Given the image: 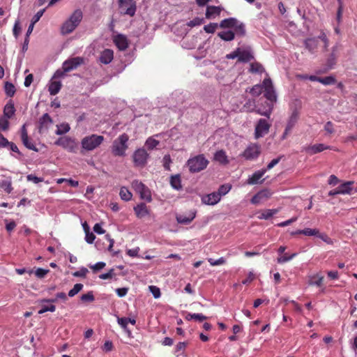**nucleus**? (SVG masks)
Wrapping results in <instances>:
<instances>
[{"label":"nucleus","instance_id":"1","mask_svg":"<svg viewBox=\"0 0 357 357\" xmlns=\"http://www.w3.org/2000/svg\"><path fill=\"white\" fill-rule=\"evenodd\" d=\"M82 12L80 10H76L61 26V32L62 34H69L73 32L80 23L82 19Z\"/></svg>","mask_w":357,"mask_h":357},{"label":"nucleus","instance_id":"2","mask_svg":"<svg viewBox=\"0 0 357 357\" xmlns=\"http://www.w3.org/2000/svg\"><path fill=\"white\" fill-rule=\"evenodd\" d=\"M209 162L203 154L190 158L187 162L191 173L199 172L206 168Z\"/></svg>","mask_w":357,"mask_h":357},{"label":"nucleus","instance_id":"3","mask_svg":"<svg viewBox=\"0 0 357 357\" xmlns=\"http://www.w3.org/2000/svg\"><path fill=\"white\" fill-rule=\"evenodd\" d=\"M129 137L127 134L123 133L119 136L112 144V152L115 156H124L126 151L128 149L127 142H128Z\"/></svg>","mask_w":357,"mask_h":357},{"label":"nucleus","instance_id":"4","mask_svg":"<svg viewBox=\"0 0 357 357\" xmlns=\"http://www.w3.org/2000/svg\"><path fill=\"white\" fill-rule=\"evenodd\" d=\"M103 141V136L93 134L86 136L82 139V147L86 151H93L98 147Z\"/></svg>","mask_w":357,"mask_h":357},{"label":"nucleus","instance_id":"5","mask_svg":"<svg viewBox=\"0 0 357 357\" xmlns=\"http://www.w3.org/2000/svg\"><path fill=\"white\" fill-rule=\"evenodd\" d=\"M300 118V111L297 108H294L291 111V114L287 119L284 131L281 137L282 139H285L291 133L292 129L298 123Z\"/></svg>","mask_w":357,"mask_h":357},{"label":"nucleus","instance_id":"6","mask_svg":"<svg viewBox=\"0 0 357 357\" xmlns=\"http://www.w3.org/2000/svg\"><path fill=\"white\" fill-rule=\"evenodd\" d=\"M118 3L121 14L130 17L135 15L137 6L135 0H119Z\"/></svg>","mask_w":357,"mask_h":357},{"label":"nucleus","instance_id":"7","mask_svg":"<svg viewBox=\"0 0 357 357\" xmlns=\"http://www.w3.org/2000/svg\"><path fill=\"white\" fill-rule=\"evenodd\" d=\"M149 153L144 148L137 149L132 155V160L135 167H144L147 162Z\"/></svg>","mask_w":357,"mask_h":357},{"label":"nucleus","instance_id":"8","mask_svg":"<svg viewBox=\"0 0 357 357\" xmlns=\"http://www.w3.org/2000/svg\"><path fill=\"white\" fill-rule=\"evenodd\" d=\"M271 124L265 119H260L256 123L255 128V137L259 139L268 134Z\"/></svg>","mask_w":357,"mask_h":357},{"label":"nucleus","instance_id":"9","mask_svg":"<svg viewBox=\"0 0 357 357\" xmlns=\"http://www.w3.org/2000/svg\"><path fill=\"white\" fill-rule=\"evenodd\" d=\"M55 144L63 147L69 152L75 153L77 149V144L75 139L67 136L59 138Z\"/></svg>","mask_w":357,"mask_h":357},{"label":"nucleus","instance_id":"10","mask_svg":"<svg viewBox=\"0 0 357 357\" xmlns=\"http://www.w3.org/2000/svg\"><path fill=\"white\" fill-rule=\"evenodd\" d=\"M263 89H264V96L271 102L276 101L277 97L273 89L272 81L270 78H266L263 81Z\"/></svg>","mask_w":357,"mask_h":357},{"label":"nucleus","instance_id":"11","mask_svg":"<svg viewBox=\"0 0 357 357\" xmlns=\"http://www.w3.org/2000/svg\"><path fill=\"white\" fill-rule=\"evenodd\" d=\"M261 153V146L257 144H250L242 153L246 160H254L258 158Z\"/></svg>","mask_w":357,"mask_h":357},{"label":"nucleus","instance_id":"12","mask_svg":"<svg viewBox=\"0 0 357 357\" xmlns=\"http://www.w3.org/2000/svg\"><path fill=\"white\" fill-rule=\"evenodd\" d=\"M133 186L136 191L140 194L142 199L150 202L151 201V195L149 189L142 182L135 181L133 182Z\"/></svg>","mask_w":357,"mask_h":357},{"label":"nucleus","instance_id":"13","mask_svg":"<svg viewBox=\"0 0 357 357\" xmlns=\"http://www.w3.org/2000/svg\"><path fill=\"white\" fill-rule=\"evenodd\" d=\"M84 63V59L82 57L77 56L73 57L70 59L66 60L63 63V70L64 72H70L75 68H77L79 66Z\"/></svg>","mask_w":357,"mask_h":357},{"label":"nucleus","instance_id":"14","mask_svg":"<svg viewBox=\"0 0 357 357\" xmlns=\"http://www.w3.org/2000/svg\"><path fill=\"white\" fill-rule=\"evenodd\" d=\"M272 195V192L268 190L264 189L259 192H258L256 195H255L251 199V203L253 204H258L261 203L262 201L266 200L271 197Z\"/></svg>","mask_w":357,"mask_h":357},{"label":"nucleus","instance_id":"15","mask_svg":"<svg viewBox=\"0 0 357 357\" xmlns=\"http://www.w3.org/2000/svg\"><path fill=\"white\" fill-rule=\"evenodd\" d=\"M328 149L332 150L333 149L324 144H317L304 148L305 151L310 155H314Z\"/></svg>","mask_w":357,"mask_h":357},{"label":"nucleus","instance_id":"16","mask_svg":"<svg viewBox=\"0 0 357 357\" xmlns=\"http://www.w3.org/2000/svg\"><path fill=\"white\" fill-rule=\"evenodd\" d=\"M238 61L240 62H249L254 59L250 47L246 49L238 48Z\"/></svg>","mask_w":357,"mask_h":357},{"label":"nucleus","instance_id":"17","mask_svg":"<svg viewBox=\"0 0 357 357\" xmlns=\"http://www.w3.org/2000/svg\"><path fill=\"white\" fill-rule=\"evenodd\" d=\"M134 211L136 216L139 219L150 215V209L144 203H140L135 206Z\"/></svg>","mask_w":357,"mask_h":357},{"label":"nucleus","instance_id":"18","mask_svg":"<svg viewBox=\"0 0 357 357\" xmlns=\"http://www.w3.org/2000/svg\"><path fill=\"white\" fill-rule=\"evenodd\" d=\"M114 43L120 50H125L128 47L127 38L123 34H118L114 38Z\"/></svg>","mask_w":357,"mask_h":357},{"label":"nucleus","instance_id":"19","mask_svg":"<svg viewBox=\"0 0 357 357\" xmlns=\"http://www.w3.org/2000/svg\"><path fill=\"white\" fill-rule=\"evenodd\" d=\"M220 197L219 195L216 192H213L211 194H208L206 196H204L202 199V201L205 204L208 205H215L220 201Z\"/></svg>","mask_w":357,"mask_h":357},{"label":"nucleus","instance_id":"20","mask_svg":"<svg viewBox=\"0 0 357 357\" xmlns=\"http://www.w3.org/2000/svg\"><path fill=\"white\" fill-rule=\"evenodd\" d=\"M113 59L114 52L110 49H105L100 53L99 61L103 64H109Z\"/></svg>","mask_w":357,"mask_h":357},{"label":"nucleus","instance_id":"21","mask_svg":"<svg viewBox=\"0 0 357 357\" xmlns=\"http://www.w3.org/2000/svg\"><path fill=\"white\" fill-rule=\"evenodd\" d=\"M305 48L312 54H314L319 45V40L317 38H309L305 40Z\"/></svg>","mask_w":357,"mask_h":357},{"label":"nucleus","instance_id":"22","mask_svg":"<svg viewBox=\"0 0 357 357\" xmlns=\"http://www.w3.org/2000/svg\"><path fill=\"white\" fill-rule=\"evenodd\" d=\"M196 216L195 211H190L188 215L179 214L176 215V220L180 224L188 225L190 223Z\"/></svg>","mask_w":357,"mask_h":357},{"label":"nucleus","instance_id":"23","mask_svg":"<svg viewBox=\"0 0 357 357\" xmlns=\"http://www.w3.org/2000/svg\"><path fill=\"white\" fill-rule=\"evenodd\" d=\"M214 160L221 165H227L229 162L226 152L223 150H219L215 152Z\"/></svg>","mask_w":357,"mask_h":357},{"label":"nucleus","instance_id":"24","mask_svg":"<svg viewBox=\"0 0 357 357\" xmlns=\"http://www.w3.org/2000/svg\"><path fill=\"white\" fill-rule=\"evenodd\" d=\"M353 184V181H347L343 183L337 187L338 192L341 195H351L353 190L351 187Z\"/></svg>","mask_w":357,"mask_h":357},{"label":"nucleus","instance_id":"25","mask_svg":"<svg viewBox=\"0 0 357 357\" xmlns=\"http://www.w3.org/2000/svg\"><path fill=\"white\" fill-rule=\"evenodd\" d=\"M52 123V118L50 116L45 113L44 114L42 117L40 119L39 121V130L40 132H42L44 129H47L48 126L50 125Z\"/></svg>","mask_w":357,"mask_h":357},{"label":"nucleus","instance_id":"26","mask_svg":"<svg viewBox=\"0 0 357 357\" xmlns=\"http://www.w3.org/2000/svg\"><path fill=\"white\" fill-rule=\"evenodd\" d=\"M324 276L320 274H315L309 277L308 284L311 286L321 287L324 282Z\"/></svg>","mask_w":357,"mask_h":357},{"label":"nucleus","instance_id":"27","mask_svg":"<svg viewBox=\"0 0 357 357\" xmlns=\"http://www.w3.org/2000/svg\"><path fill=\"white\" fill-rule=\"evenodd\" d=\"M266 169H261L255 172L248 179V183L255 185L259 183V180L264 175Z\"/></svg>","mask_w":357,"mask_h":357},{"label":"nucleus","instance_id":"28","mask_svg":"<svg viewBox=\"0 0 357 357\" xmlns=\"http://www.w3.org/2000/svg\"><path fill=\"white\" fill-rule=\"evenodd\" d=\"M238 23V20L234 17H230L222 20L220 23V27L222 29L234 28Z\"/></svg>","mask_w":357,"mask_h":357},{"label":"nucleus","instance_id":"29","mask_svg":"<svg viewBox=\"0 0 357 357\" xmlns=\"http://www.w3.org/2000/svg\"><path fill=\"white\" fill-rule=\"evenodd\" d=\"M15 112L14 104L10 100L4 107L3 109V116L10 119Z\"/></svg>","mask_w":357,"mask_h":357},{"label":"nucleus","instance_id":"30","mask_svg":"<svg viewBox=\"0 0 357 357\" xmlns=\"http://www.w3.org/2000/svg\"><path fill=\"white\" fill-rule=\"evenodd\" d=\"M220 12L221 9L218 6H208L206 12V17L207 19H211L215 15H220Z\"/></svg>","mask_w":357,"mask_h":357},{"label":"nucleus","instance_id":"31","mask_svg":"<svg viewBox=\"0 0 357 357\" xmlns=\"http://www.w3.org/2000/svg\"><path fill=\"white\" fill-rule=\"evenodd\" d=\"M61 88V84L60 82H53L50 84L49 86V92L50 95L55 96L59 92Z\"/></svg>","mask_w":357,"mask_h":357},{"label":"nucleus","instance_id":"32","mask_svg":"<svg viewBox=\"0 0 357 357\" xmlns=\"http://www.w3.org/2000/svg\"><path fill=\"white\" fill-rule=\"evenodd\" d=\"M218 36L225 41H231L234 40L235 33L231 31H227L218 33Z\"/></svg>","mask_w":357,"mask_h":357},{"label":"nucleus","instance_id":"33","mask_svg":"<svg viewBox=\"0 0 357 357\" xmlns=\"http://www.w3.org/2000/svg\"><path fill=\"white\" fill-rule=\"evenodd\" d=\"M4 91L8 97H13L16 91L15 86L9 82H6L4 84Z\"/></svg>","mask_w":357,"mask_h":357},{"label":"nucleus","instance_id":"34","mask_svg":"<svg viewBox=\"0 0 357 357\" xmlns=\"http://www.w3.org/2000/svg\"><path fill=\"white\" fill-rule=\"evenodd\" d=\"M278 212V209H266L264 211L258 218L259 219L268 220Z\"/></svg>","mask_w":357,"mask_h":357},{"label":"nucleus","instance_id":"35","mask_svg":"<svg viewBox=\"0 0 357 357\" xmlns=\"http://www.w3.org/2000/svg\"><path fill=\"white\" fill-rule=\"evenodd\" d=\"M118 324L124 329L126 328L128 323H130L132 325L136 324V320L135 319L121 317L118 318Z\"/></svg>","mask_w":357,"mask_h":357},{"label":"nucleus","instance_id":"36","mask_svg":"<svg viewBox=\"0 0 357 357\" xmlns=\"http://www.w3.org/2000/svg\"><path fill=\"white\" fill-rule=\"evenodd\" d=\"M181 178L179 175H174L171 177L170 183L172 188L176 190L181 188Z\"/></svg>","mask_w":357,"mask_h":357},{"label":"nucleus","instance_id":"37","mask_svg":"<svg viewBox=\"0 0 357 357\" xmlns=\"http://www.w3.org/2000/svg\"><path fill=\"white\" fill-rule=\"evenodd\" d=\"M119 195L123 200L129 201L132 198V193L126 187H122L120 190Z\"/></svg>","mask_w":357,"mask_h":357},{"label":"nucleus","instance_id":"38","mask_svg":"<svg viewBox=\"0 0 357 357\" xmlns=\"http://www.w3.org/2000/svg\"><path fill=\"white\" fill-rule=\"evenodd\" d=\"M231 189V185L229 183H226V184L221 185L219 187L218 192H216L219 195L220 197L221 198L222 196L227 194L230 191Z\"/></svg>","mask_w":357,"mask_h":357},{"label":"nucleus","instance_id":"39","mask_svg":"<svg viewBox=\"0 0 357 357\" xmlns=\"http://www.w3.org/2000/svg\"><path fill=\"white\" fill-rule=\"evenodd\" d=\"M0 188H3L6 192L10 194L13 191L12 182L11 180H5L2 181L0 183Z\"/></svg>","mask_w":357,"mask_h":357},{"label":"nucleus","instance_id":"40","mask_svg":"<svg viewBox=\"0 0 357 357\" xmlns=\"http://www.w3.org/2000/svg\"><path fill=\"white\" fill-rule=\"evenodd\" d=\"M159 143L158 140H156L153 137H149L145 142V145L149 150H153L159 144Z\"/></svg>","mask_w":357,"mask_h":357},{"label":"nucleus","instance_id":"41","mask_svg":"<svg viewBox=\"0 0 357 357\" xmlns=\"http://www.w3.org/2000/svg\"><path fill=\"white\" fill-rule=\"evenodd\" d=\"M319 82L324 85H332L336 82V79L333 76H327L324 77H319Z\"/></svg>","mask_w":357,"mask_h":357},{"label":"nucleus","instance_id":"42","mask_svg":"<svg viewBox=\"0 0 357 357\" xmlns=\"http://www.w3.org/2000/svg\"><path fill=\"white\" fill-rule=\"evenodd\" d=\"M22 144H24V146L26 148H27L28 149L34 151L36 152L38 151V149L34 144L33 141L32 139H31L29 137L26 138V142H24V141H22Z\"/></svg>","mask_w":357,"mask_h":357},{"label":"nucleus","instance_id":"43","mask_svg":"<svg viewBox=\"0 0 357 357\" xmlns=\"http://www.w3.org/2000/svg\"><path fill=\"white\" fill-rule=\"evenodd\" d=\"M263 91V84H256L253 87H252L249 92L254 96H259Z\"/></svg>","mask_w":357,"mask_h":357},{"label":"nucleus","instance_id":"44","mask_svg":"<svg viewBox=\"0 0 357 357\" xmlns=\"http://www.w3.org/2000/svg\"><path fill=\"white\" fill-rule=\"evenodd\" d=\"M69 130H70L69 125L67 123H63V124H61L60 126H57V130H56V134L59 135H63V134L68 132L69 131Z\"/></svg>","mask_w":357,"mask_h":357},{"label":"nucleus","instance_id":"45","mask_svg":"<svg viewBox=\"0 0 357 357\" xmlns=\"http://www.w3.org/2000/svg\"><path fill=\"white\" fill-rule=\"evenodd\" d=\"M83 288V284L81 283L75 284L72 289H70L68 292V296L70 297H73L77 294H78Z\"/></svg>","mask_w":357,"mask_h":357},{"label":"nucleus","instance_id":"46","mask_svg":"<svg viewBox=\"0 0 357 357\" xmlns=\"http://www.w3.org/2000/svg\"><path fill=\"white\" fill-rule=\"evenodd\" d=\"M317 38H318V40L320 39L321 40H322L324 42V51H327L328 47L329 46V40H328L326 34L325 33V32L324 31H321L320 35L318 36Z\"/></svg>","mask_w":357,"mask_h":357},{"label":"nucleus","instance_id":"47","mask_svg":"<svg viewBox=\"0 0 357 357\" xmlns=\"http://www.w3.org/2000/svg\"><path fill=\"white\" fill-rule=\"evenodd\" d=\"M8 118L6 116H1L0 117V129L2 130H7L9 128V121Z\"/></svg>","mask_w":357,"mask_h":357},{"label":"nucleus","instance_id":"48","mask_svg":"<svg viewBox=\"0 0 357 357\" xmlns=\"http://www.w3.org/2000/svg\"><path fill=\"white\" fill-rule=\"evenodd\" d=\"M95 300L93 291H89L86 294H82L81 301L82 302H93Z\"/></svg>","mask_w":357,"mask_h":357},{"label":"nucleus","instance_id":"49","mask_svg":"<svg viewBox=\"0 0 357 357\" xmlns=\"http://www.w3.org/2000/svg\"><path fill=\"white\" fill-rule=\"evenodd\" d=\"M302 234L305 236H317L319 234V230L317 229L305 228L301 230Z\"/></svg>","mask_w":357,"mask_h":357},{"label":"nucleus","instance_id":"50","mask_svg":"<svg viewBox=\"0 0 357 357\" xmlns=\"http://www.w3.org/2000/svg\"><path fill=\"white\" fill-rule=\"evenodd\" d=\"M56 310V307L55 305L51 304L50 305H43L42 307H41V309L38 311V314H43L46 312H54Z\"/></svg>","mask_w":357,"mask_h":357},{"label":"nucleus","instance_id":"51","mask_svg":"<svg viewBox=\"0 0 357 357\" xmlns=\"http://www.w3.org/2000/svg\"><path fill=\"white\" fill-rule=\"evenodd\" d=\"M208 261L211 266H219L222 264H225L226 263V260L224 257H220L217 260H214L212 258H208Z\"/></svg>","mask_w":357,"mask_h":357},{"label":"nucleus","instance_id":"52","mask_svg":"<svg viewBox=\"0 0 357 357\" xmlns=\"http://www.w3.org/2000/svg\"><path fill=\"white\" fill-rule=\"evenodd\" d=\"M217 27H218V24L210 23L208 25H205L204 26V30L208 33H213L215 31V29Z\"/></svg>","mask_w":357,"mask_h":357},{"label":"nucleus","instance_id":"53","mask_svg":"<svg viewBox=\"0 0 357 357\" xmlns=\"http://www.w3.org/2000/svg\"><path fill=\"white\" fill-rule=\"evenodd\" d=\"M234 29L237 35L243 36L245 34V26L242 23L238 24V22L236 26L234 27Z\"/></svg>","mask_w":357,"mask_h":357},{"label":"nucleus","instance_id":"54","mask_svg":"<svg viewBox=\"0 0 357 357\" xmlns=\"http://www.w3.org/2000/svg\"><path fill=\"white\" fill-rule=\"evenodd\" d=\"M50 270L38 268L35 271V275L38 278H43L49 273Z\"/></svg>","mask_w":357,"mask_h":357},{"label":"nucleus","instance_id":"55","mask_svg":"<svg viewBox=\"0 0 357 357\" xmlns=\"http://www.w3.org/2000/svg\"><path fill=\"white\" fill-rule=\"evenodd\" d=\"M263 67L259 63H252L250 64V71L252 73H261Z\"/></svg>","mask_w":357,"mask_h":357},{"label":"nucleus","instance_id":"56","mask_svg":"<svg viewBox=\"0 0 357 357\" xmlns=\"http://www.w3.org/2000/svg\"><path fill=\"white\" fill-rule=\"evenodd\" d=\"M150 291L152 293L154 298H158L160 296L161 293L160 289L156 286H149Z\"/></svg>","mask_w":357,"mask_h":357},{"label":"nucleus","instance_id":"57","mask_svg":"<svg viewBox=\"0 0 357 357\" xmlns=\"http://www.w3.org/2000/svg\"><path fill=\"white\" fill-rule=\"evenodd\" d=\"M96 238V236L92 233L89 231V229H87L86 230V236H85V240L88 243H93L94 240Z\"/></svg>","mask_w":357,"mask_h":357},{"label":"nucleus","instance_id":"58","mask_svg":"<svg viewBox=\"0 0 357 357\" xmlns=\"http://www.w3.org/2000/svg\"><path fill=\"white\" fill-rule=\"evenodd\" d=\"M204 22V20L199 17H195L188 22V26L193 27L201 25Z\"/></svg>","mask_w":357,"mask_h":357},{"label":"nucleus","instance_id":"59","mask_svg":"<svg viewBox=\"0 0 357 357\" xmlns=\"http://www.w3.org/2000/svg\"><path fill=\"white\" fill-rule=\"evenodd\" d=\"M296 255V253H294L290 256H287V255H284L278 258V262L279 264H282V263L287 262V261L292 259Z\"/></svg>","mask_w":357,"mask_h":357},{"label":"nucleus","instance_id":"60","mask_svg":"<svg viewBox=\"0 0 357 357\" xmlns=\"http://www.w3.org/2000/svg\"><path fill=\"white\" fill-rule=\"evenodd\" d=\"M26 178L29 181H32L34 183H38L40 182H43V178L42 177H38L33 174H29L27 176H26Z\"/></svg>","mask_w":357,"mask_h":357},{"label":"nucleus","instance_id":"61","mask_svg":"<svg viewBox=\"0 0 357 357\" xmlns=\"http://www.w3.org/2000/svg\"><path fill=\"white\" fill-rule=\"evenodd\" d=\"M88 272L89 271H88L87 268H82L79 271L74 272L73 273V275L75 276V277H83V278H85Z\"/></svg>","mask_w":357,"mask_h":357},{"label":"nucleus","instance_id":"62","mask_svg":"<svg viewBox=\"0 0 357 357\" xmlns=\"http://www.w3.org/2000/svg\"><path fill=\"white\" fill-rule=\"evenodd\" d=\"M114 275V269H110L107 273L99 275V278L102 280H108L112 278Z\"/></svg>","mask_w":357,"mask_h":357},{"label":"nucleus","instance_id":"63","mask_svg":"<svg viewBox=\"0 0 357 357\" xmlns=\"http://www.w3.org/2000/svg\"><path fill=\"white\" fill-rule=\"evenodd\" d=\"M13 32L14 36L17 38L18 37L20 33L21 32V27L20 26L19 21L15 22L14 26H13Z\"/></svg>","mask_w":357,"mask_h":357},{"label":"nucleus","instance_id":"64","mask_svg":"<svg viewBox=\"0 0 357 357\" xmlns=\"http://www.w3.org/2000/svg\"><path fill=\"white\" fill-rule=\"evenodd\" d=\"M45 9H42L36 13V14L33 17L31 22L33 24H36L37 22H38L40 19V17L43 16Z\"/></svg>","mask_w":357,"mask_h":357}]
</instances>
